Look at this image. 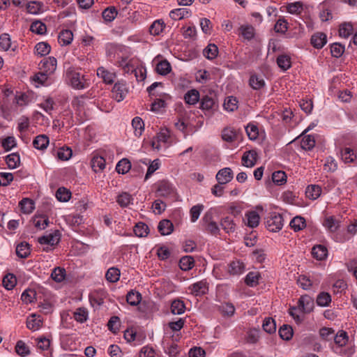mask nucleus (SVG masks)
Wrapping results in <instances>:
<instances>
[{
	"mask_svg": "<svg viewBox=\"0 0 357 357\" xmlns=\"http://www.w3.org/2000/svg\"><path fill=\"white\" fill-rule=\"evenodd\" d=\"M6 162L9 169H15L20 164V155L17 153H12L6 156Z\"/></svg>",
	"mask_w": 357,
	"mask_h": 357,
	"instance_id": "36",
	"label": "nucleus"
},
{
	"mask_svg": "<svg viewBox=\"0 0 357 357\" xmlns=\"http://www.w3.org/2000/svg\"><path fill=\"white\" fill-rule=\"evenodd\" d=\"M245 269L244 264L238 260L233 261L228 265V272L232 275H239L244 273Z\"/></svg>",
	"mask_w": 357,
	"mask_h": 357,
	"instance_id": "18",
	"label": "nucleus"
},
{
	"mask_svg": "<svg viewBox=\"0 0 357 357\" xmlns=\"http://www.w3.org/2000/svg\"><path fill=\"white\" fill-rule=\"evenodd\" d=\"M341 221L334 216H326L323 221V226L331 233H335L340 227Z\"/></svg>",
	"mask_w": 357,
	"mask_h": 357,
	"instance_id": "11",
	"label": "nucleus"
},
{
	"mask_svg": "<svg viewBox=\"0 0 357 357\" xmlns=\"http://www.w3.org/2000/svg\"><path fill=\"white\" fill-rule=\"evenodd\" d=\"M131 168L130 162L126 159L123 158L121 160L116 166V170L119 174H126Z\"/></svg>",
	"mask_w": 357,
	"mask_h": 357,
	"instance_id": "51",
	"label": "nucleus"
},
{
	"mask_svg": "<svg viewBox=\"0 0 357 357\" xmlns=\"http://www.w3.org/2000/svg\"><path fill=\"white\" fill-rule=\"evenodd\" d=\"M174 192L172 185L167 181H162L158 184L157 193L160 197H168Z\"/></svg>",
	"mask_w": 357,
	"mask_h": 357,
	"instance_id": "22",
	"label": "nucleus"
},
{
	"mask_svg": "<svg viewBox=\"0 0 357 357\" xmlns=\"http://www.w3.org/2000/svg\"><path fill=\"white\" fill-rule=\"evenodd\" d=\"M71 197V192L64 187L59 188L56 192V197L59 202H66Z\"/></svg>",
	"mask_w": 357,
	"mask_h": 357,
	"instance_id": "55",
	"label": "nucleus"
},
{
	"mask_svg": "<svg viewBox=\"0 0 357 357\" xmlns=\"http://www.w3.org/2000/svg\"><path fill=\"white\" fill-rule=\"evenodd\" d=\"M120 270L116 267L109 268L105 274L106 280L112 283H114L119 280L120 278Z\"/></svg>",
	"mask_w": 357,
	"mask_h": 357,
	"instance_id": "43",
	"label": "nucleus"
},
{
	"mask_svg": "<svg viewBox=\"0 0 357 357\" xmlns=\"http://www.w3.org/2000/svg\"><path fill=\"white\" fill-rule=\"evenodd\" d=\"M155 70L160 75H166L171 71L170 63L167 60H163L157 64Z\"/></svg>",
	"mask_w": 357,
	"mask_h": 357,
	"instance_id": "63",
	"label": "nucleus"
},
{
	"mask_svg": "<svg viewBox=\"0 0 357 357\" xmlns=\"http://www.w3.org/2000/svg\"><path fill=\"white\" fill-rule=\"evenodd\" d=\"M165 27L166 24L162 20H156L150 26L149 33L154 36H159Z\"/></svg>",
	"mask_w": 357,
	"mask_h": 357,
	"instance_id": "24",
	"label": "nucleus"
},
{
	"mask_svg": "<svg viewBox=\"0 0 357 357\" xmlns=\"http://www.w3.org/2000/svg\"><path fill=\"white\" fill-rule=\"evenodd\" d=\"M260 275L257 272H250L247 274L245 282L250 287H255L259 282Z\"/></svg>",
	"mask_w": 357,
	"mask_h": 357,
	"instance_id": "62",
	"label": "nucleus"
},
{
	"mask_svg": "<svg viewBox=\"0 0 357 357\" xmlns=\"http://www.w3.org/2000/svg\"><path fill=\"white\" fill-rule=\"evenodd\" d=\"M257 153L255 151H246L242 156V164L246 167H252L257 162Z\"/></svg>",
	"mask_w": 357,
	"mask_h": 357,
	"instance_id": "17",
	"label": "nucleus"
},
{
	"mask_svg": "<svg viewBox=\"0 0 357 357\" xmlns=\"http://www.w3.org/2000/svg\"><path fill=\"white\" fill-rule=\"evenodd\" d=\"M112 93V98L114 100H116L117 102L122 101L128 93L126 82L123 81L116 82L113 86Z\"/></svg>",
	"mask_w": 357,
	"mask_h": 357,
	"instance_id": "4",
	"label": "nucleus"
},
{
	"mask_svg": "<svg viewBox=\"0 0 357 357\" xmlns=\"http://www.w3.org/2000/svg\"><path fill=\"white\" fill-rule=\"evenodd\" d=\"M49 138L47 135H40L35 137L33 141V146L38 150H45L49 144Z\"/></svg>",
	"mask_w": 357,
	"mask_h": 357,
	"instance_id": "26",
	"label": "nucleus"
},
{
	"mask_svg": "<svg viewBox=\"0 0 357 357\" xmlns=\"http://www.w3.org/2000/svg\"><path fill=\"white\" fill-rule=\"evenodd\" d=\"M233 177V171L229 167L220 169L215 176V178L220 184L228 183L232 180Z\"/></svg>",
	"mask_w": 357,
	"mask_h": 357,
	"instance_id": "10",
	"label": "nucleus"
},
{
	"mask_svg": "<svg viewBox=\"0 0 357 357\" xmlns=\"http://www.w3.org/2000/svg\"><path fill=\"white\" fill-rule=\"evenodd\" d=\"M70 84L77 90L88 88L90 86V79L84 74L72 70L68 73Z\"/></svg>",
	"mask_w": 357,
	"mask_h": 357,
	"instance_id": "1",
	"label": "nucleus"
},
{
	"mask_svg": "<svg viewBox=\"0 0 357 357\" xmlns=\"http://www.w3.org/2000/svg\"><path fill=\"white\" fill-rule=\"evenodd\" d=\"M190 15V11L188 8H181L170 11L169 17L174 20H180Z\"/></svg>",
	"mask_w": 357,
	"mask_h": 357,
	"instance_id": "29",
	"label": "nucleus"
},
{
	"mask_svg": "<svg viewBox=\"0 0 357 357\" xmlns=\"http://www.w3.org/2000/svg\"><path fill=\"white\" fill-rule=\"evenodd\" d=\"M204 56L209 59L213 60L218 54V48L215 44H208L203 50Z\"/></svg>",
	"mask_w": 357,
	"mask_h": 357,
	"instance_id": "38",
	"label": "nucleus"
},
{
	"mask_svg": "<svg viewBox=\"0 0 357 357\" xmlns=\"http://www.w3.org/2000/svg\"><path fill=\"white\" fill-rule=\"evenodd\" d=\"M327 43V36L324 33H314L310 39L311 45L316 49H321Z\"/></svg>",
	"mask_w": 357,
	"mask_h": 357,
	"instance_id": "14",
	"label": "nucleus"
},
{
	"mask_svg": "<svg viewBox=\"0 0 357 357\" xmlns=\"http://www.w3.org/2000/svg\"><path fill=\"white\" fill-rule=\"evenodd\" d=\"M60 241V232L55 230L54 232L38 238V243L41 245L54 246L59 243Z\"/></svg>",
	"mask_w": 357,
	"mask_h": 357,
	"instance_id": "7",
	"label": "nucleus"
},
{
	"mask_svg": "<svg viewBox=\"0 0 357 357\" xmlns=\"http://www.w3.org/2000/svg\"><path fill=\"white\" fill-rule=\"evenodd\" d=\"M239 31L240 34H241L244 38L248 40L252 39L255 36V29L251 25H242L239 28Z\"/></svg>",
	"mask_w": 357,
	"mask_h": 357,
	"instance_id": "59",
	"label": "nucleus"
},
{
	"mask_svg": "<svg viewBox=\"0 0 357 357\" xmlns=\"http://www.w3.org/2000/svg\"><path fill=\"white\" fill-rule=\"evenodd\" d=\"M195 260L191 256H185L181 257L179 261L180 268L183 271H188L193 268Z\"/></svg>",
	"mask_w": 357,
	"mask_h": 357,
	"instance_id": "42",
	"label": "nucleus"
},
{
	"mask_svg": "<svg viewBox=\"0 0 357 357\" xmlns=\"http://www.w3.org/2000/svg\"><path fill=\"white\" fill-rule=\"evenodd\" d=\"M272 180L275 184L282 185L287 181V175L283 171H276L272 174Z\"/></svg>",
	"mask_w": 357,
	"mask_h": 357,
	"instance_id": "61",
	"label": "nucleus"
},
{
	"mask_svg": "<svg viewBox=\"0 0 357 357\" xmlns=\"http://www.w3.org/2000/svg\"><path fill=\"white\" fill-rule=\"evenodd\" d=\"M91 167L95 172L103 170L105 168V160L102 156H93L91 160Z\"/></svg>",
	"mask_w": 357,
	"mask_h": 357,
	"instance_id": "35",
	"label": "nucleus"
},
{
	"mask_svg": "<svg viewBox=\"0 0 357 357\" xmlns=\"http://www.w3.org/2000/svg\"><path fill=\"white\" fill-rule=\"evenodd\" d=\"M243 222L250 228H256L259 225L260 216L256 211H248L245 213Z\"/></svg>",
	"mask_w": 357,
	"mask_h": 357,
	"instance_id": "6",
	"label": "nucleus"
},
{
	"mask_svg": "<svg viewBox=\"0 0 357 357\" xmlns=\"http://www.w3.org/2000/svg\"><path fill=\"white\" fill-rule=\"evenodd\" d=\"M73 40V33L70 30L63 29L62 30L58 36L59 43L63 45H70Z\"/></svg>",
	"mask_w": 357,
	"mask_h": 357,
	"instance_id": "25",
	"label": "nucleus"
},
{
	"mask_svg": "<svg viewBox=\"0 0 357 357\" xmlns=\"http://www.w3.org/2000/svg\"><path fill=\"white\" fill-rule=\"evenodd\" d=\"M16 254L20 258H26L30 254L29 245L27 243H21L16 248Z\"/></svg>",
	"mask_w": 357,
	"mask_h": 357,
	"instance_id": "57",
	"label": "nucleus"
},
{
	"mask_svg": "<svg viewBox=\"0 0 357 357\" xmlns=\"http://www.w3.org/2000/svg\"><path fill=\"white\" fill-rule=\"evenodd\" d=\"M312 255L314 258L321 261L325 259L328 256V250L323 245H316L312 249Z\"/></svg>",
	"mask_w": 357,
	"mask_h": 357,
	"instance_id": "23",
	"label": "nucleus"
},
{
	"mask_svg": "<svg viewBox=\"0 0 357 357\" xmlns=\"http://www.w3.org/2000/svg\"><path fill=\"white\" fill-rule=\"evenodd\" d=\"M184 100L187 104L195 105L199 100V93L196 89L188 91L184 96Z\"/></svg>",
	"mask_w": 357,
	"mask_h": 357,
	"instance_id": "40",
	"label": "nucleus"
},
{
	"mask_svg": "<svg viewBox=\"0 0 357 357\" xmlns=\"http://www.w3.org/2000/svg\"><path fill=\"white\" fill-rule=\"evenodd\" d=\"M188 289L191 294L197 296L206 294L208 290V283L206 280H202L191 284Z\"/></svg>",
	"mask_w": 357,
	"mask_h": 357,
	"instance_id": "9",
	"label": "nucleus"
},
{
	"mask_svg": "<svg viewBox=\"0 0 357 357\" xmlns=\"http://www.w3.org/2000/svg\"><path fill=\"white\" fill-rule=\"evenodd\" d=\"M222 138L228 142H234L236 138V131L231 128H226L222 132Z\"/></svg>",
	"mask_w": 357,
	"mask_h": 357,
	"instance_id": "60",
	"label": "nucleus"
},
{
	"mask_svg": "<svg viewBox=\"0 0 357 357\" xmlns=\"http://www.w3.org/2000/svg\"><path fill=\"white\" fill-rule=\"evenodd\" d=\"M42 319L39 314H31L26 319V327L32 331L39 330L42 326Z\"/></svg>",
	"mask_w": 357,
	"mask_h": 357,
	"instance_id": "12",
	"label": "nucleus"
},
{
	"mask_svg": "<svg viewBox=\"0 0 357 357\" xmlns=\"http://www.w3.org/2000/svg\"><path fill=\"white\" fill-rule=\"evenodd\" d=\"M141 299H142L141 294L138 291H136L134 290L130 291L127 294V296H126L127 302L130 305H132V306L137 305L140 303Z\"/></svg>",
	"mask_w": 357,
	"mask_h": 357,
	"instance_id": "48",
	"label": "nucleus"
},
{
	"mask_svg": "<svg viewBox=\"0 0 357 357\" xmlns=\"http://www.w3.org/2000/svg\"><path fill=\"white\" fill-rule=\"evenodd\" d=\"M132 126L134 130V134L136 137H140L144 130V123L142 119L139 117H135L132 121Z\"/></svg>",
	"mask_w": 357,
	"mask_h": 357,
	"instance_id": "34",
	"label": "nucleus"
},
{
	"mask_svg": "<svg viewBox=\"0 0 357 357\" xmlns=\"http://www.w3.org/2000/svg\"><path fill=\"white\" fill-rule=\"evenodd\" d=\"M277 63L280 68L285 71L291 66V58L287 54L279 55L277 58Z\"/></svg>",
	"mask_w": 357,
	"mask_h": 357,
	"instance_id": "41",
	"label": "nucleus"
},
{
	"mask_svg": "<svg viewBox=\"0 0 357 357\" xmlns=\"http://www.w3.org/2000/svg\"><path fill=\"white\" fill-rule=\"evenodd\" d=\"M278 333L280 337L282 340L286 341L290 340L292 338L294 334V331L291 326L287 324H284L283 326H282L280 328Z\"/></svg>",
	"mask_w": 357,
	"mask_h": 357,
	"instance_id": "46",
	"label": "nucleus"
},
{
	"mask_svg": "<svg viewBox=\"0 0 357 357\" xmlns=\"http://www.w3.org/2000/svg\"><path fill=\"white\" fill-rule=\"evenodd\" d=\"M2 282L5 289L11 290L15 287L17 279L13 274L8 273L3 277Z\"/></svg>",
	"mask_w": 357,
	"mask_h": 357,
	"instance_id": "47",
	"label": "nucleus"
},
{
	"mask_svg": "<svg viewBox=\"0 0 357 357\" xmlns=\"http://www.w3.org/2000/svg\"><path fill=\"white\" fill-rule=\"evenodd\" d=\"M283 222L282 216L280 214L273 213L267 218L266 227L270 231L277 232L282 228Z\"/></svg>",
	"mask_w": 357,
	"mask_h": 357,
	"instance_id": "3",
	"label": "nucleus"
},
{
	"mask_svg": "<svg viewBox=\"0 0 357 357\" xmlns=\"http://www.w3.org/2000/svg\"><path fill=\"white\" fill-rule=\"evenodd\" d=\"M143 163L148 165L147 172L145 175V180H147L160 167V161L159 159H155L153 161H151L149 159H144Z\"/></svg>",
	"mask_w": 357,
	"mask_h": 357,
	"instance_id": "20",
	"label": "nucleus"
},
{
	"mask_svg": "<svg viewBox=\"0 0 357 357\" xmlns=\"http://www.w3.org/2000/svg\"><path fill=\"white\" fill-rule=\"evenodd\" d=\"M73 155L72 149L69 147L63 146L57 151V158L62 161L68 160Z\"/></svg>",
	"mask_w": 357,
	"mask_h": 357,
	"instance_id": "52",
	"label": "nucleus"
},
{
	"mask_svg": "<svg viewBox=\"0 0 357 357\" xmlns=\"http://www.w3.org/2000/svg\"><path fill=\"white\" fill-rule=\"evenodd\" d=\"M124 338L128 342H134V346L142 344V341L139 340L137 333L132 328L127 329L124 332Z\"/></svg>",
	"mask_w": 357,
	"mask_h": 357,
	"instance_id": "39",
	"label": "nucleus"
},
{
	"mask_svg": "<svg viewBox=\"0 0 357 357\" xmlns=\"http://www.w3.org/2000/svg\"><path fill=\"white\" fill-rule=\"evenodd\" d=\"M238 100L233 96L227 97L223 104L224 109L227 112H234L238 108Z\"/></svg>",
	"mask_w": 357,
	"mask_h": 357,
	"instance_id": "56",
	"label": "nucleus"
},
{
	"mask_svg": "<svg viewBox=\"0 0 357 357\" xmlns=\"http://www.w3.org/2000/svg\"><path fill=\"white\" fill-rule=\"evenodd\" d=\"M211 215L206 213L203 218V220L207 223V230L213 234H217L220 231V228L217 222L211 220Z\"/></svg>",
	"mask_w": 357,
	"mask_h": 357,
	"instance_id": "45",
	"label": "nucleus"
},
{
	"mask_svg": "<svg viewBox=\"0 0 357 357\" xmlns=\"http://www.w3.org/2000/svg\"><path fill=\"white\" fill-rule=\"evenodd\" d=\"M26 8L29 13L38 15L43 11V4L38 1H31L27 3Z\"/></svg>",
	"mask_w": 357,
	"mask_h": 357,
	"instance_id": "28",
	"label": "nucleus"
},
{
	"mask_svg": "<svg viewBox=\"0 0 357 357\" xmlns=\"http://www.w3.org/2000/svg\"><path fill=\"white\" fill-rule=\"evenodd\" d=\"M73 317L77 322L84 323L88 319V311L84 307H79L73 313Z\"/></svg>",
	"mask_w": 357,
	"mask_h": 357,
	"instance_id": "58",
	"label": "nucleus"
},
{
	"mask_svg": "<svg viewBox=\"0 0 357 357\" xmlns=\"http://www.w3.org/2000/svg\"><path fill=\"white\" fill-rule=\"evenodd\" d=\"M19 206H20L21 211L23 213L29 214L33 211L35 208V203L31 199L24 198L20 202Z\"/></svg>",
	"mask_w": 357,
	"mask_h": 357,
	"instance_id": "33",
	"label": "nucleus"
},
{
	"mask_svg": "<svg viewBox=\"0 0 357 357\" xmlns=\"http://www.w3.org/2000/svg\"><path fill=\"white\" fill-rule=\"evenodd\" d=\"M250 86L255 90H259L264 87L265 81L261 75H252L249 80Z\"/></svg>",
	"mask_w": 357,
	"mask_h": 357,
	"instance_id": "32",
	"label": "nucleus"
},
{
	"mask_svg": "<svg viewBox=\"0 0 357 357\" xmlns=\"http://www.w3.org/2000/svg\"><path fill=\"white\" fill-rule=\"evenodd\" d=\"M56 59L53 56H49L40 62V68L47 74L52 75L56 70Z\"/></svg>",
	"mask_w": 357,
	"mask_h": 357,
	"instance_id": "13",
	"label": "nucleus"
},
{
	"mask_svg": "<svg viewBox=\"0 0 357 357\" xmlns=\"http://www.w3.org/2000/svg\"><path fill=\"white\" fill-rule=\"evenodd\" d=\"M97 75L106 84H112L116 77V74L114 72L109 71L102 66L97 69Z\"/></svg>",
	"mask_w": 357,
	"mask_h": 357,
	"instance_id": "16",
	"label": "nucleus"
},
{
	"mask_svg": "<svg viewBox=\"0 0 357 357\" xmlns=\"http://www.w3.org/2000/svg\"><path fill=\"white\" fill-rule=\"evenodd\" d=\"M357 234V219L354 220L353 222L347 226V234L341 235L340 234H336L335 240L337 242L343 243L349 241L352 236Z\"/></svg>",
	"mask_w": 357,
	"mask_h": 357,
	"instance_id": "8",
	"label": "nucleus"
},
{
	"mask_svg": "<svg viewBox=\"0 0 357 357\" xmlns=\"http://www.w3.org/2000/svg\"><path fill=\"white\" fill-rule=\"evenodd\" d=\"M51 47L50 45L45 42H40L36 45L35 51L36 54L43 56L48 54L50 52Z\"/></svg>",
	"mask_w": 357,
	"mask_h": 357,
	"instance_id": "54",
	"label": "nucleus"
},
{
	"mask_svg": "<svg viewBox=\"0 0 357 357\" xmlns=\"http://www.w3.org/2000/svg\"><path fill=\"white\" fill-rule=\"evenodd\" d=\"M204 205L199 204L193 206L190 210V221L195 222L199 218L201 213L204 210Z\"/></svg>",
	"mask_w": 357,
	"mask_h": 357,
	"instance_id": "53",
	"label": "nucleus"
},
{
	"mask_svg": "<svg viewBox=\"0 0 357 357\" xmlns=\"http://www.w3.org/2000/svg\"><path fill=\"white\" fill-rule=\"evenodd\" d=\"M340 155L341 159L344 163H354L357 165V155L351 148H343L341 150Z\"/></svg>",
	"mask_w": 357,
	"mask_h": 357,
	"instance_id": "15",
	"label": "nucleus"
},
{
	"mask_svg": "<svg viewBox=\"0 0 357 357\" xmlns=\"http://www.w3.org/2000/svg\"><path fill=\"white\" fill-rule=\"evenodd\" d=\"M315 146L314 137L311 135L303 136L301 141V146L305 150H311Z\"/></svg>",
	"mask_w": 357,
	"mask_h": 357,
	"instance_id": "44",
	"label": "nucleus"
},
{
	"mask_svg": "<svg viewBox=\"0 0 357 357\" xmlns=\"http://www.w3.org/2000/svg\"><path fill=\"white\" fill-rule=\"evenodd\" d=\"M262 328L267 333H274L276 331V324L275 320L271 317L265 318L263 321Z\"/></svg>",
	"mask_w": 357,
	"mask_h": 357,
	"instance_id": "49",
	"label": "nucleus"
},
{
	"mask_svg": "<svg viewBox=\"0 0 357 357\" xmlns=\"http://www.w3.org/2000/svg\"><path fill=\"white\" fill-rule=\"evenodd\" d=\"M185 305L183 301L179 299L174 300L171 304V312L174 314H182L185 312Z\"/></svg>",
	"mask_w": 357,
	"mask_h": 357,
	"instance_id": "37",
	"label": "nucleus"
},
{
	"mask_svg": "<svg viewBox=\"0 0 357 357\" xmlns=\"http://www.w3.org/2000/svg\"><path fill=\"white\" fill-rule=\"evenodd\" d=\"M116 200L121 207L125 208L132 204L133 198L129 193L123 192L116 197Z\"/></svg>",
	"mask_w": 357,
	"mask_h": 357,
	"instance_id": "31",
	"label": "nucleus"
},
{
	"mask_svg": "<svg viewBox=\"0 0 357 357\" xmlns=\"http://www.w3.org/2000/svg\"><path fill=\"white\" fill-rule=\"evenodd\" d=\"M321 194V188L318 185H310L306 188L305 195L312 200H315Z\"/></svg>",
	"mask_w": 357,
	"mask_h": 357,
	"instance_id": "30",
	"label": "nucleus"
},
{
	"mask_svg": "<svg viewBox=\"0 0 357 357\" xmlns=\"http://www.w3.org/2000/svg\"><path fill=\"white\" fill-rule=\"evenodd\" d=\"M158 229L161 235L167 236L174 231V225L170 220L164 219L159 222Z\"/></svg>",
	"mask_w": 357,
	"mask_h": 357,
	"instance_id": "19",
	"label": "nucleus"
},
{
	"mask_svg": "<svg viewBox=\"0 0 357 357\" xmlns=\"http://www.w3.org/2000/svg\"><path fill=\"white\" fill-rule=\"evenodd\" d=\"M169 137V130L167 128H162L151 142L153 149L159 151L166 148Z\"/></svg>",
	"mask_w": 357,
	"mask_h": 357,
	"instance_id": "2",
	"label": "nucleus"
},
{
	"mask_svg": "<svg viewBox=\"0 0 357 357\" xmlns=\"http://www.w3.org/2000/svg\"><path fill=\"white\" fill-rule=\"evenodd\" d=\"M316 301L319 306L327 307L331 302V296L328 293L323 291L317 295Z\"/></svg>",
	"mask_w": 357,
	"mask_h": 357,
	"instance_id": "50",
	"label": "nucleus"
},
{
	"mask_svg": "<svg viewBox=\"0 0 357 357\" xmlns=\"http://www.w3.org/2000/svg\"><path fill=\"white\" fill-rule=\"evenodd\" d=\"M220 226L227 234L234 233L236 227L234 220L229 216L225 217L221 220Z\"/></svg>",
	"mask_w": 357,
	"mask_h": 357,
	"instance_id": "27",
	"label": "nucleus"
},
{
	"mask_svg": "<svg viewBox=\"0 0 357 357\" xmlns=\"http://www.w3.org/2000/svg\"><path fill=\"white\" fill-rule=\"evenodd\" d=\"M297 306L300 312L310 313L314 308V300L310 296H302L298 301Z\"/></svg>",
	"mask_w": 357,
	"mask_h": 357,
	"instance_id": "5",
	"label": "nucleus"
},
{
	"mask_svg": "<svg viewBox=\"0 0 357 357\" xmlns=\"http://www.w3.org/2000/svg\"><path fill=\"white\" fill-rule=\"evenodd\" d=\"M291 227L295 231H300L305 227V220L301 216H296L290 222Z\"/></svg>",
	"mask_w": 357,
	"mask_h": 357,
	"instance_id": "64",
	"label": "nucleus"
},
{
	"mask_svg": "<svg viewBox=\"0 0 357 357\" xmlns=\"http://www.w3.org/2000/svg\"><path fill=\"white\" fill-rule=\"evenodd\" d=\"M32 221L34 227L39 230L45 229L50 223L48 217L44 215H36Z\"/></svg>",
	"mask_w": 357,
	"mask_h": 357,
	"instance_id": "21",
	"label": "nucleus"
}]
</instances>
